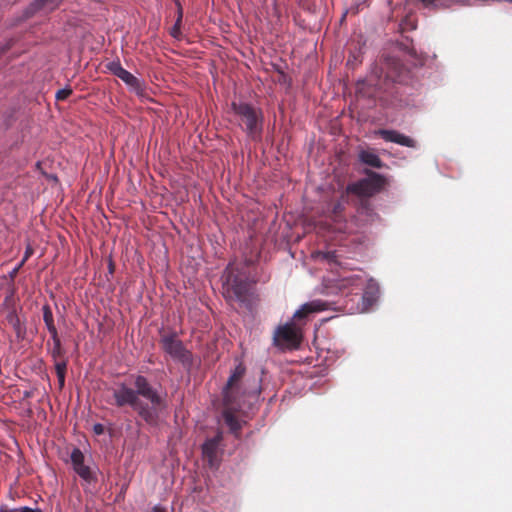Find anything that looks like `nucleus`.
I'll return each instance as SVG.
<instances>
[{
    "label": "nucleus",
    "mask_w": 512,
    "mask_h": 512,
    "mask_svg": "<svg viewBox=\"0 0 512 512\" xmlns=\"http://www.w3.org/2000/svg\"><path fill=\"white\" fill-rule=\"evenodd\" d=\"M417 28L416 22L403 19L399 23V36L392 41L394 50L400 55L385 58L383 66L362 81L361 91L372 102L370 107L382 110H418L421 100L410 92L426 78L429 84L437 85L443 81V74L431 60L429 63L420 56L413 44V39L405 35L407 31Z\"/></svg>",
    "instance_id": "nucleus-1"
},
{
    "label": "nucleus",
    "mask_w": 512,
    "mask_h": 512,
    "mask_svg": "<svg viewBox=\"0 0 512 512\" xmlns=\"http://www.w3.org/2000/svg\"><path fill=\"white\" fill-rule=\"evenodd\" d=\"M112 395L117 406H130L149 424L155 423L156 409L162 405L164 399L162 393L142 375L135 378L133 388L120 383L113 389Z\"/></svg>",
    "instance_id": "nucleus-2"
},
{
    "label": "nucleus",
    "mask_w": 512,
    "mask_h": 512,
    "mask_svg": "<svg viewBox=\"0 0 512 512\" xmlns=\"http://www.w3.org/2000/svg\"><path fill=\"white\" fill-rule=\"evenodd\" d=\"M246 367L238 362L230 370L226 383L222 387L223 401L242 411L255 410L260 401L262 379L248 377L243 380Z\"/></svg>",
    "instance_id": "nucleus-3"
},
{
    "label": "nucleus",
    "mask_w": 512,
    "mask_h": 512,
    "mask_svg": "<svg viewBox=\"0 0 512 512\" xmlns=\"http://www.w3.org/2000/svg\"><path fill=\"white\" fill-rule=\"evenodd\" d=\"M328 302L314 299L301 304L284 325L277 327L273 334V345L281 351L297 350L301 346V327L316 313L325 311Z\"/></svg>",
    "instance_id": "nucleus-4"
},
{
    "label": "nucleus",
    "mask_w": 512,
    "mask_h": 512,
    "mask_svg": "<svg viewBox=\"0 0 512 512\" xmlns=\"http://www.w3.org/2000/svg\"><path fill=\"white\" fill-rule=\"evenodd\" d=\"M323 293H345L349 288L363 286L360 309L362 313H369L376 309L381 297L380 283L374 277L364 278L358 273H336L323 279Z\"/></svg>",
    "instance_id": "nucleus-5"
},
{
    "label": "nucleus",
    "mask_w": 512,
    "mask_h": 512,
    "mask_svg": "<svg viewBox=\"0 0 512 512\" xmlns=\"http://www.w3.org/2000/svg\"><path fill=\"white\" fill-rule=\"evenodd\" d=\"M221 279L225 299L230 303L236 302L239 307L252 312L255 300V282L247 268L230 262L226 266Z\"/></svg>",
    "instance_id": "nucleus-6"
},
{
    "label": "nucleus",
    "mask_w": 512,
    "mask_h": 512,
    "mask_svg": "<svg viewBox=\"0 0 512 512\" xmlns=\"http://www.w3.org/2000/svg\"><path fill=\"white\" fill-rule=\"evenodd\" d=\"M232 109L244 124L243 131L255 142H261L263 137L264 116L260 108L246 101L232 102Z\"/></svg>",
    "instance_id": "nucleus-7"
},
{
    "label": "nucleus",
    "mask_w": 512,
    "mask_h": 512,
    "mask_svg": "<svg viewBox=\"0 0 512 512\" xmlns=\"http://www.w3.org/2000/svg\"><path fill=\"white\" fill-rule=\"evenodd\" d=\"M224 432L217 430L207 436L201 444V460L203 468L209 472H216L223 460L225 451Z\"/></svg>",
    "instance_id": "nucleus-8"
},
{
    "label": "nucleus",
    "mask_w": 512,
    "mask_h": 512,
    "mask_svg": "<svg viewBox=\"0 0 512 512\" xmlns=\"http://www.w3.org/2000/svg\"><path fill=\"white\" fill-rule=\"evenodd\" d=\"M226 408L220 414V420L223 422L228 432L236 439H241V430L246 424L244 417L248 416L254 410L242 411L228 403L224 402Z\"/></svg>",
    "instance_id": "nucleus-9"
},
{
    "label": "nucleus",
    "mask_w": 512,
    "mask_h": 512,
    "mask_svg": "<svg viewBox=\"0 0 512 512\" xmlns=\"http://www.w3.org/2000/svg\"><path fill=\"white\" fill-rule=\"evenodd\" d=\"M350 217L359 227L378 226L382 223L381 216L368 201L359 202L351 211Z\"/></svg>",
    "instance_id": "nucleus-10"
},
{
    "label": "nucleus",
    "mask_w": 512,
    "mask_h": 512,
    "mask_svg": "<svg viewBox=\"0 0 512 512\" xmlns=\"http://www.w3.org/2000/svg\"><path fill=\"white\" fill-rule=\"evenodd\" d=\"M163 349L175 361L183 364L190 371L192 367L191 354L183 347L182 342L176 336H165L162 339Z\"/></svg>",
    "instance_id": "nucleus-11"
},
{
    "label": "nucleus",
    "mask_w": 512,
    "mask_h": 512,
    "mask_svg": "<svg viewBox=\"0 0 512 512\" xmlns=\"http://www.w3.org/2000/svg\"><path fill=\"white\" fill-rule=\"evenodd\" d=\"M375 137L385 142L394 143L402 147L418 148V142L411 136L393 128H378L373 131Z\"/></svg>",
    "instance_id": "nucleus-12"
},
{
    "label": "nucleus",
    "mask_w": 512,
    "mask_h": 512,
    "mask_svg": "<svg viewBox=\"0 0 512 512\" xmlns=\"http://www.w3.org/2000/svg\"><path fill=\"white\" fill-rule=\"evenodd\" d=\"M107 69L116 77L121 79L130 91L137 95L143 94V88L141 81L122 67L119 61H112L107 64Z\"/></svg>",
    "instance_id": "nucleus-13"
},
{
    "label": "nucleus",
    "mask_w": 512,
    "mask_h": 512,
    "mask_svg": "<svg viewBox=\"0 0 512 512\" xmlns=\"http://www.w3.org/2000/svg\"><path fill=\"white\" fill-rule=\"evenodd\" d=\"M73 470L86 483L90 484L96 480V474L86 464V457L79 448H74L70 455Z\"/></svg>",
    "instance_id": "nucleus-14"
},
{
    "label": "nucleus",
    "mask_w": 512,
    "mask_h": 512,
    "mask_svg": "<svg viewBox=\"0 0 512 512\" xmlns=\"http://www.w3.org/2000/svg\"><path fill=\"white\" fill-rule=\"evenodd\" d=\"M358 183L366 193L375 195L386 187L388 180L382 173L366 171L365 176Z\"/></svg>",
    "instance_id": "nucleus-15"
},
{
    "label": "nucleus",
    "mask_w": 512,
    "mask_h": 512,
    "mask_svg": "<svg viewBox=\"0 0 512 512\" xmlns=\"http://www.w3.org/2000/svg\"><path fill=\"white\" fill-rule=\"evenodd\" d=\"M313 256L319 260H322L329 264L331 268L343 267L342 257L343 250L341 247L332 249L325 247L324 249H318L314 252Z\"/></svg>",
    "instance_id": "nucleus-16"
},
{
    "label": "nucleus",
    "mask_w": 512,
    "mask_h": 512,
    "mask_svg": "<svg viewBox=\"0 0 512 512\" xmlns=\"http://www.w3.org/2000/svg\"><path fill=\"white\" fill-rule=\"evenodd\" d=\"M358 161L361 165L374 169H383L386 164L382 161L379 154L371 148L361 149L358 152Z\"/></svg>",
    "instance_id": "nucleus-17"
},
{
    "label": "nucleus",
    "mask_w": 512,
    "mask_h": 512,
    "mask_svg": "<svg viewBox=\"0 0 512 512\" xmlns=\"http://www.w3.org/2000/svg\"><path fill=\"white\" fill-rule=\"evenodd\" d=\"M42 311H43V321L46 325L48 332L51 335V338L54 343V353H56V351L58 352L61 348V341L58 337V332H57L56 326L54 325L53 313H52L51 308L48 305H44L42 308Z\"/></svg>",
    "instance_id": "nucleus-18"
},
{
    "label": "nucleus",
    "mask_w": 512,
    "mask_h": 512,
    "mask_svg": "<svg viewBox=\"0 0 512 512\" xmlns=\"http://www.w3.org/2000/svg\"><path fill=\"white\" fill-rule=\"evenodd\" d=\"M213 512H239L240 501L234 495L221 497L217 503L209 508Z\"/></svg>",
    "instance_id": "nucleus-19"
},
{
    "label": "nucleus",
    "mask_w": 512,
    "mask_h": 512,
    "mask_svg": "<svg viewBox=\"0 0 512 512\" xmlns=\"http://www.w3.org/2000/svg\"><path fill=\"white\" fill-rule=\"evenodd\" d=\"M365 46L366 41L363 40L362 37L357 42L352 44V47L348 52V58L346 62L347 67L354 69L362 62Z\"/></svg>",
    "instance_id": "nucleus-20"
},
{
    "label": "nucleus",
    "mask_w": 512,
    "mask_h": 512,
    "mask_svg": "<svg viewBox=\"0 0 512 512\" xmlns=\"http://www.w3.org/2000/svg\"><path fill=\"white\" fill-rule=\"evenodd\" d=\"M196 468H198V461L194 459V475L196 474ZM194 512H210L208 508H206V504L200 503L202 498H204L206 492L201 488L198 487L196 483V478L194 477Z\"/></svg>",
    "instance_id": "nucleus-21"
},
{
    "label": "nucleus",
    "mask_w": 512,
    "mask_h": 512,
    "mask_svg": "<svg viewBox=\"0 0 512 512\" xmlns=\"http://www.w3.org/2000/svg\"><path fill=\"white\" fill-rule=\"evenodd\" d=\"M330 210L334 218L338 220H346L347 217H350L351 213V211H346V202L343 199L332 203Z\"/></svg>",
    "instance_id": "nucleus-22"
},
{
    "label": "nucleus",
    "mask_w": 512,
    "mask_h": 512,
    "mask_svg": "<svg viewBox=\"0 0 512 512\" xmlns=\"http://www.w3.org/2000/svg\"><path fill=\"white\" fill-rule=\"evenodd\" d=\"M7 320L9 324L13 327L16 332L18 338H23L25 333V328L22 326L18 315L15 312H10L7 315Z\"/></svg>",
    "instance_id": "nucleus-23"
},
{
    "label": "nucleus",
    "mask_w": 512,
    "mask_h": 512,
    "mask_svg": "<svg viewBox=\"0 0 512 512\" xmlns=\"http://www.w3.org/2000/svg\"><path fill=\"white\" fill-rule=\"evenodd\" d=\"M57 4L58 2L55 0H34L33 6L35 9L48 8L52 10Z\"/></svg>",
    "instance_id": "nucleus-24"
},
{
    "label": "nucleus",
    "mask_w": 512,
    "mask_h": 512,
    "mask_svg": "<svg viewBox=\"0 0 512 512\" xmlns=\"http://www.w3.org/2000/svg\"><path fill=\"white\" fill-rule=\"evenodd\" d=\"M370 5V0H354L350 6L349 11L353 14H358L364 7Z\"/></svg>",
    "instance_id": "nucleus-25"
},
{
    "label": "nucleus",
    "mask_w": 512,
    "mask_h": 512,
    "mask_svg": "<svg viewBox=\"0 0 512 512\" xmlns=\"http://www.w3.org/2000/svg\"><path fill=\"white\" fill-rule=\"evenodd\" d=\"M55 370L60 384L63 385L65 381L66 363L64 361L57 362L55 364Z\"/></svg>",
    "instance_id": "nucleus-26"
},
{
    "label": "nucleus",
    "mask_w": 512,
    "mask_h": 512,
    "mask_svg": "<svg viewBox=\"0 0 512 512\" xmlns=\"http://www.w3.org/2000/svg\"><path fill=\"white\" fill-rule=\"evenodd\" d=\"M71 93H72V90L70 88H63V89L58 90L55 96H56L57 100H64L69 95H71Z\"/></svg>",
    "instance_id": "nucleus-27"
},
{
    "label": "nucleus",
    "mask_w": 512,
    "mask_h": 512,
    "mask_svg": "<svg viewBox=\"0 0 512 512\" xmlns=\"http://www.w3.org/2000/svg\"><path fill=\"white\" fill-rule=\"evenodd\" d=\"M278 81H279L280 84H284V85H288V86L291 85L290 77L285 72H281V74L279 75V80Z\"/></svg>",
    "instance_id": "nucleus-28"
},
{
    "label": "nucleus",
    "mask_w": 512,
    "mask_h": 512,
    "mask_svg": "<svg viewBox=\"0 0 512 512\" xmlns=\"http://www.w3.org/2000/svg\"><path fill=\"white\" fill-rule=\"evenodd\" d=\"M25 259H22L10 272L9 277L14 278L16 274L18 273L19 269L24 265Z\"/></svg>",
    "instance_id": "nucleus-29"
},
{
    "label": "nucleus",
    "mask_w": 512,
    "mask_h": 512,
    "mask_svg": "<svg viewBox=\"0 0 512 512\" xmlns=\"http://www.w3.org/2000/svg\"><path fill=\"white\" fill-rule=\"evenodd\" d=\"M93 431L97 434V435H100L104 432V426L101 424V423H96L94 424L93 426Z\"/></svg>",
    "instance_id": "nucleus-30"
},
{
    "label": "nucleus",
    "mask_w": 512,
    "mask_h": 512,
    "mask_svg": "<svg viewBox=\"0 0 512 512\" xmlns=\"http://www.w3.org/2000/svg\"><path fill=\"white\" fill-rule=\"evenodd\" d=\"M32 253H33V249H32V247L30 245H28L26 247L25 254H24V257H23V259H25V262L32 255Z\"/></svg>",
    "instance_id": "nucleus-31"
},
{
    "label": "nucleus",
    "mask_w": 512,
    "mask_h": 512,
    "mask_svg": "<svg viewBox=\"0 0 512 512\" xmlns=\"http://www.w3.org/2000/svg\"><path fill=\"white\" fill-rule=\"evenodd\" d=\"M20 512H41V510H39V509H32L30 507L25 506V507H22L20 509Z\"/></svg>",
    "instance_id": "nucleus-32"
},
{
    "label": "nucleus",
    "mask_w": 512,
    "mask_h": 512,
    "mask_svg": "<svg viewBox=\"0 0 512 512\" xmlns=\"http://www.w3.org/2000/svg\"><path fill=\"white\" fill-rule=\"evenodd\" d=\"M364 120L367 122H370L372 124L376 123V117H374V116L367 115Z\"/></svg>",
    "instance_id": "nucleus-33"
},
{
    "label": "nucleus",
    "mask_w": 512,
    "mask_h": 512,
    "mask_svg": "<svg viewBox=\"0 0 512 512\" xmlns=\"http://www.w3.org/2000/svg\"><path fill=\"white\" fill-rule=\"evenodd\" d=\"M274 71L277 72L279 75L281 72H284L279 65H273Z\"/></svg>",
    "instance_id": "nucleus-34"
},
{
    "label": "nucleus",
    "mask_w": 512,
    "mask_h": 512,
    "mask_svg": "<svg viewBox=\"0 0 512 512\" xmlns=\"http://www.w3.org/2000/svg\"><path fill=\"white\" fill-rule=\"evenodd\" d=\"M193 361H194V368L200 364V359L194 354V358H193Z\"/></svg>",
    "instance_id": "nucleus-35"
},
{
    "label": "nucleus",
    "mask_w": 512,
    "mask_h": 512,
    "mask_svg": "<svg viewBox=\"0 0 512 512\" xmlns=\"http://www.w3.org/2000/svg\"><path fill=\"white\" fill-rule=\"evenodd\" d=\"M348 12H350V11H349V9H347V10L343 13V15L341 16V21H343V20L345 19V17H346V15H347V13H348Z\"/></svg>",
    "instance_id": "nucleus-36"
},
{
    "label": "nucleus",
    "mask_w": 512,
    "mask_h": 512,
    "mask_svg": "<svg viewBox=\"0 0 512 512\" xmlns=\"http://www.w3.org/2000/svg\"><path fill=\"white\" fill-rule=\"evenodd\" d=\"M176 33H177V30H176V27H174V28L172 29V35H173L174 37H177V34H176Z\"/></svg>",
    "instance_id": "nucleus-37"
},
{
    "label": "nucleus",
    "mask_w": 512,
    "mask_h": 512,
    "mask_svg": "<svg viewBox=\"0 0 512 512\" xmlns=\"http://www.w3.org/2000/svg\"><path fill=\"white\" fill-rule=\"evenodd\" d=\"M160 510H161V508H159V507H155V511H156V512H160Z\"/></svg>",
    "instance_id": "nucleus-38"
},
{
    "label": "nucleus",
    "mask_w": 512,
    "mask_h": 512,
    "mask_svg": "<svg viewBox=\"0 0 512 512\" xmlns=\"http://www.w3.org/2000/svg\"><path fill=\"white\" fill-rule=\"evenodd\" d=\"M503 2L512 3V0H503Z\"/></svg>",
    "instance_id": "nucleus-39"
},
{
    "label": "nucleus",
    "mask_w": 512,
    "mask_h": 512,
    "mask_svg": "<svg viewBox=\"0 0 512 512\" xmlns=\"http://www.w3.org/2000/svg\"><path fill=\"white\" fill-rule=\"evenodd\" d=\"M196 426H197V422L194 421V424H193L194 429L196 428Z\"/></svg>",
    "instance_id": "nucleus-40"
}]
</instances>
